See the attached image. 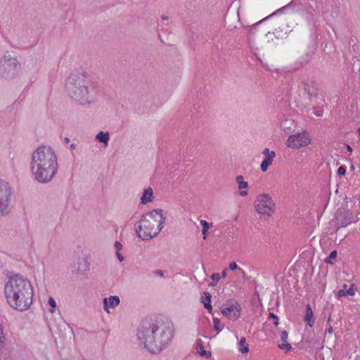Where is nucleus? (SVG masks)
Segmentation results:
<instances>
[{
    "instance_id": "1",
    "label": "nucleus",
    "mask_w": 360,
    "mask_h": 360,
    "mask_svg": "<svg viewBox=\"0 0 360 360\" xmlns=\"http://www.w3.org/2000/svg\"><path fill=\"white\" fill-rule=\"evenodd\" d=\"M138 339L150 353H159L165 349L174 337V326L143 322L137 330Z\"/></svg>"
},
{
    "instance_id": "2",
    "label": "nucleus",
    "mask_w": 360,
    "mask_h": 360,
    "mask_svg": "<svg viewBox=\"0 0 360 360\" xmlns=\"http://www.w3.org/2000/svg\"><path fill=\"white\" fill-rule=\"evenodd\" d=\"M4 294L10 307L20 311L28 309L32 303L31 283L18 274L8 276L4 286Z\"/></svg>"
},
{
    "instance_id": "3",
    "label": "nucleus",
    "mask_w": 360,
    "mask_h": 360,
    "mask_svg": "<svg viewBox=\"0 0 360 360\" xmlns=\"http://www.w3.org/2000/svg\"><path fill=\"white\" fill-rule=\"evenodd\" d=\"M58 170L57 157L50 147L41 146L32 153L31 171L39 183H48Z\"/></svg>"
},
{
    "instance_id": "4",
    "label": "nucleus",
    "mask_w": 360,
    "mask_h": 360,
    "mask_svg": "<svg viewBox=\"0 0 360 360\" xmlns=\"http://www.w3.org/2000/svg\"><path fill=\"white\" fill-rule=\"evenodd\" d=\"M65 88L68 95L80 104L94 102V98L90 91L93 85L86 72L79 70L72 72L67 79Z\"/></svg>"
},
{
    "instance_id": "5",
    "label": "nucleus",
    "mask_w": 360,
    "mask_h": 360,
    "mask_svg": "<svg viewBox=\"0 0 360 360\" xmlns=\"http://www.w3.org/2000/svg\"><path fill=\"white\" fill-rule=\"evenodd\" d=\"M21 64L16 57H12L8 51L0 59V76L5 79H12L18 76Z\"/></svg>"
},
{
    "instance_id": "6",
    "label": "nucleus",
    "mask_w": 360,
    "mask_h": 360,
    "mask_svg": "<svg viewBox=\"0 0 360 360\" xmlns=\"http://www.w3.org/2000/svg\"><path fill=\"white\" fill-rule=\"evenodd\" d=\"M158 220H149L141 216L135 224V231L139 238L146 240L155 237L161 231L158 227Z\"/></svg>"
},
{
    "instance_id": "7",
    "label": "nucleus",
    "mask_w": 360,
    "mask_h": 360,
    "mask_svg": "<svg viewBox=\"0 0 360 360\" xmlns=\"http://www.w3.org/2000/svg\"><path fill=\"white\" fill-rule=\"evenodd\" d=\"M11 189L8 182L0 179V215L5 216L11 211Z\"/></svg>"
},
{
    "instance_id": "8",
    "label": "nucleus",
    "mask_w": 360,
    "mask_h": 360,
    "mask_svg": "<svg viewBox=\"0 0 360 360\" xmlns=\"http://www.w3.org/2000/svg\"><path fill=\"white\" fill-rule=\"evenodd\" d=\"M221 314L231 321H236L240 317L242 307L234 299L228 300L226 304L221 307Z\"/></svg>"
},
{
    "instance_id": "9",
    "label": "nucleus",
    "mask_w": 360,
    "mask_h": 360,
    "mask_svg": "<svg viewBox=\"0 0 360 360\" xmlns=\"http://www.w3.org/2000/svg\"><path fill=\"white\" fill-rule=\"evenodd\" d=\"M310 142L311 141L307 134L304 131L290 136L287 140L286 145L289 148H300L308 146Z\"/></svg>"
},
{
    "instance_id": "10",
    "label": "nucleus",
    "mask_w": 360,
    "mask_h": 360,
    "mask_svg": "<svg viewBox=\"0 0 360 360\" xmlns=\"http://www.w3.org/2000/svg\"><path fill=\"white\" fill-rule=\"evenodd\" d=\"M141 216H144L145 219L149 220H158V227H159V231L162 230L163 224L165 222L166 219V217L163 214V210L159 208L147 212Z\"/></svg>"
},
{
    "instance_id": "11",
    "label": "nucleus",
    "mask_w": 360,
    "mask_h": 360,
    "mask_svg": "<svg viewBox=\"0 0 360 360\" xmlns=\"http://www.w3.org/2000/svg\"><path fill=\"white\" fill-rule=\"evenodd\" d=\"M353 215L352 212L349 210H344L338 214L336 217L338 229L340 227H345L352 222Z\"/></svg>"
},
{
    "instance_id": "12",
    "label": "nucleus",
    "mask_w": 360,
    "mask_h": 360,
    "mask_svg": "<svg viewBox=\"0 0 360 360\" xmlns=\"http://www.w3.org/2000/svg\"><path fill=\"white\" fill-rule=\"evenodd\" d=\"M262 154L265 156L262 160L260 168L262 172H264L267 170L268 167L272 164L274 158L276 157L274 151H270L269 148H264Z\"/></svg>"
},
{
    "instance_id": "13",
    "label": "nucleus",
    "mask_w": 360,
    "mask_h": 360,
    "mask_svg": "<svg viewBox=\"0 0 360 360\" xmlns=\"http://www.w3.org/2000/svg\"><path fill=\"white\" fill-rule=\"evenodd\" d=\"M120 302V298L117 295H111L108 298L105 297L103 299V308L106 311H108V308H115Z\"/></svg>"
},
{
    "instance_id": "14",
    "label": "nucleus",
    "mask_w": 360,
    "mask_h": 360,
    "mask_svg": "<svg viewBox=\"0 0 360 360\" xmlns=\"http://www.w3.org/2000/svg\"><path fill=\"white\" fill-rule=\"evenodd\" d=\"M257 201H258L261 204H266L269 206V208H274L275 207V202L272 200L270 195L268 193H262L257 197Z\"/></svg>"
},
{
    "instance_id": "15",
    "label": "nucleus",
    "mask_w": 360,
    "mask_h": 360,
    "mask_svg": "<svg viewBox=\"0 0 360 360\" xmlns=\"http://www.w3.org/2000/svg\"><path fill=\"white\" fill-rule=\"evenodd\" d=\"M304 321L309 327H312L314 324V312L309 304L306 306V314L304 318Z\"/></svg>"
},
{
    "instance_id": "16",
    "label": "nucleus",
    "mask_w": 360,
    "mask_h": 360,
    "mask_svg": "<svg viewBox=\"0 0 360 360\" xmlns=\"http://www.w3.org/2000/svg\"><path fill=\"white\" fill-rule=\"evenodd\" d=\"M236 181L238 184V188L240 190V195L245 197L248 195V191H243V189L247 188L248 187V183L244 181V178L243 176L239 175L236 176Z\"/></svg>"
},
{
    "instance_id": "17",
    "label": "nucleus",
    "mask_w": 360,
    "mask_h": 360,
    "mask_svg": "<svg viewBox=\"0 0 360 360\" xmlns=\"http://www.w3.org/2000/svg\"><path fill=\"white\" fill-rule=\"evenodd\" d=\"M255 210L257 213L262 214H266L268 217L271 216V212L274 210V208H269V206L266 204L257 203L255 205Z\"/></svg>"
},
{
    "instance_id": "18",
    "label": "nucleus",
    "mask_w": 360,
    "mask_h": 360,
    "mask_svg": "<svg viewBox=\"0 0 360 360\" xmlns=\"http://www.w3.org/2000/svg\"><path fill=\"white\" fill-rule=\"evenodd\" d=\"M153 199V191L151 188H148L144 190L142 196L141 197V203L146 205L149 202H151Z\"/></svg>"
},
{
    "instance_id": "19",
    "label": "nucleus",
    "mask_w": 360,
    "mask_h": 360,
    "mask_svg": "<svg viewBox=\"0 0 360 360\" xmlns=\"http://www.w3.org/2000/svg\"><path fill=\"white\" fill-rule=\"evenodd\" d=\"M90 263L87 261L86 259H81L78 262V267L77 272L78 274H82L86 271H89Z\"/></svg>"
},
{
    "instance_id": "20",
    "label": "nucleus",
    "mask_w": 360,
    "mask_h": 360,
    "mask_svg": "<svg viewBox=\"0 0 360 360\" xmlns=\"http://www.w3.org/2000/svg\"><path fill=\"white\" fill-rule=\"evenodd\" d=\"M195 349L197 350V353L199 355H200L201 356H204L205 358H210L211 356V352L204 349L202 342L200 339H198L196 341V348Z\"/></svg>"
},
{
    "instance_id": "21",
    "label": "nucleus",
    "mask_w": 360,
    "mask_h": 360,
    "mask_svg": "<svg viewBox=\"0 0 360 360\" xmlns=\"http://www.w3.org/2000/svg\"><path fill=\"white\" fill-rule=\"evenodd\" d=\"M110 139L108 132L100 131L96 136V140L100 143H104L105 146L108 145V141Z\"/></svg>"
},
{
    "instance_id": "22",
    "label": "nucleus",
    "mask_w": 360,
    "mask_h": 360,
    "mask_svg": "<svg viewBox=\"0 0 360 360\" xmlns=\"http://www.w3.org/2000/svg\"><path fill=\"white\" fill-rule=\"evenodd\" d=\"M304 90L309 95V99L311 100L312 96H317V89L314 86H310L307 83L304 84Z\"/></svg>"
},
{
    "instance_id": "23",
    "label": "nucleus",
    "mask_w": 360,
    "mask_h": 360,
    "mask_svg": "<svg viewBox=\"0 0 360 360\" xmlns=\"http://www.w3.org/2000/svg\"><path fill=\"white\" fill-rule=\"evenodd\" d=\"M292 5H293V1H291L290 3L287 4L286 6H283L282 8H281L278 9L277 11H274V13H272L271 15H268L267 17H266V18H263L262 20H259V22H256L255 24V25H259V24L262 23V22L265 21L266 20L269 19V18H271L273 15H276L278 13H282L287 8L292 6Z\"/></svg>"
},
{
    "instance_id": "24",
    "label": "nucleus",
    "mask_w": 360,
    "mask_h": 360,
    "mask_svg": "<svg viewBox=\"0 0 360 360\" xmlns=\"http://www.w3.org/2000/svg\"><path fill=\"white\" fill-rule=\"evenodd\" d=\"M27 68L30 72H38L39 68L36 60L32 59L28 61Z\"/></svg>"
},
{
    "instance_id": "25",
    "label": "nucleus",
    "mask_w": 360,
    "mask_h": 360,
    "mask_svg": "<svg viewBox=\"0 0 360 360\" xmlns=\"http://www.w3.org/2000/svg\"><path fill=\"white\" fill-rule=\"evenodd\" d=\"M239 351L243 353H248L249 352L248 345L246 343V340L244 337H242L239 341Z\"/></svg>"
},
{
    "instance_id": "26",
    "label": "nucleus",
    "mask_w": 360,
    "mask_h": 360,
    "mask_svg": "<svg viewBox=\"0 0 360 360\" xmlns=\"http://www.w3.org/2000/svg\"><path fill=\"white\" fill-rule=\"evenodd\" d=\"M221 276L218 273H214L211 275L212 282L209 284L210 286L214 287L217 284V282L219 281Z\"/></svg>"
},
{
    "instance_id": "27",
    "label": "nucleus",
    "mask_w": 360,
    "mask_h": 360,
    "mask_svg": "<svg viewBox=\"0 0 360 360\" xmlns=\"http://www.w3.org/2000/svg\"><path fill=\"white\" fill-rule=\"evenodd\" d=\"M213 328L215 331L217 333H219L221 331L222 328L220 327V319L217 317L213 318Z\"/></svg>"
},
{
    "instance_id": "28",
    "label": "nucleus",
    "mask_w": 360,
    "mask_h": 360,
    "mask_svg": "<svg viewBox=\"0 0 360 360\" xmlns=\"http://www.w3.org/2000/svg\"><path fill=\"white\" fill-rule=\"evenodd\" d=\"M338 253L336 250L332 251L330 255L324 259L325 263L326 264H333L331 260L334 259L337 257Z\"/></svg>"
},
{
    "instance_id": "29",
    "label": "nucleus",
    "mask_w": 360,
    "mask_h": 360,
    "mask_svg": "<svg viewBox=\"0 0 360 360\" xmlns=\"http://www.w3.org/2000/svg\"><path fill=\"white\" fill-rule=\"evenodd\" d=\"M313 110H314V114L316 116H317V117H322L323 112V110L322 107H321L319 105L314 106Z\"/></svg>"
},
{
    "instance_id": "30",
    "label": "nucleus",
    "mask_w": 360,
    "mask_h": 360,
    "mask_svg": "<svg viewBox=\"0 0 360 360\" xmlns=\"http://www.w3.org/2000/svg\"><path fill=\"white\" fill-rule=\"evenodd\" d=\"M203 295H204V297H201V299H202L201 302L211 303V299H212L211 294L209 292H204Z\"/></svg>"
},
{
    "instance_id": "31",
    "label": "nucleus",
    "mask_w": 360,
    "mask_h": 360,
    "mask_svg": "<svg viewBox=\"0 0 360 360\" xmlns=\"http://www.w3.org/2000/svg\"><path fill=\"white\" fill-rule=\"evenodd\" d=\"M268 319H274V325L275 326H278V325L279 324V322H278V317L277 315H276L273 312H270L269 314V317H268Z\"/></svg>"
},
{
    "instance_id": "32",
    "label": "nucleus",
    "mask_w": 360,
    "mask_h": 360,
    "mask_svg": "<svg viewBox=\"0 0 360 360\" xmlns=\"http://www.w3.org/2000/svg\"><path fill=\"white\" fill-rule=\"evenodd\" d=\"M278 347L281 349H285L286 352L290 351L292 348V346L290 343H288L287 341L284 342L282 344L278 345Z\"/></svg>"
},
{
    "instance_id": "33",
    "label": "nucleus",
    "mask_w": 360,
    "mask_h": 360,
    "mask_svg": "<svg viewBox=\"0 0 360 360\" xmlns=\"http://www.w3.org/2000/svg\"><path fill=\"white\" fill-rule=\"evenodd\" d=\"M48 302H49V305L52 307L51 309H49V311L51 313L54 312V308L56 307V302L55 300L53 297H49Z\"/></svg>"
},
{
    "instance_id": "34",
    "label": "nucleus",
    "mask_w": 360,
    "mask_h": 360,
    "mask_svg": "<svg viewBox=\"0 0 360 360\" xmlns=\"http://www.w3.org/2000/svg\"><path fill=\"white\" fill-rule=\"evenodd\" d=\"M337 174L339 176H344L346 174V167L345 166H340L338 167Z\"/></svg>"
},
{
    "instance_id": "35",
    "label": "nucleus",
    "mask_w": 360,
    "mask_h": 360,
    "mask_svg": "<svg viewBox=\"0 0 360 360\" xmlns=\"http://www.w3.org/2000/svg\"><path fill=\"white\" fill-rule=\"evenodd\" d=\"M347 293H346V290L345 289H340L338 291L337 294H336V297L338 299H340V297H344V296H347Z\"/></svg>"
},
{
    "instance_id": "36",
    "label": "nucleus",
    "mask_w": 360,
    "mask_h": 360,
    "mask_svg": "<svg viewBox=\"0 0 360 360\" xmlns=\"http://www.w3.org/2000/svg\"><path fill=\"white\" fill-rule=\"evenodd\" d=\"M355 288L354 285H351L350 288L348 290H346V293L347 295H354L355 293Z\"/></svg>"
},
{
    "instance_id": "37",
    "label": "nucleus",
    "mask_w": 360,
    "mask_h": 360,
    "mask_svg": "<svg viewBox=\"0 0 360 360\" xmlns=\"http://www.w3.org/2000/svg\"><path fill=\"white\" fill-rule=\"evenodd\" d=\"M203 303V305H204V307L207 309L208 312L210 313V314H212V306L211 304V303H208V302H202Z\"/></svg>"
},
{
    "instance_id": "38",
    "label": "nucleus",
    "mask_w": 360,
    "mask_h": 360,
    "mask_svg": "<svg viewBox=\"0 0 360 360\" xmlns=\"http://www.w3.org/2000/svg\"><path fill=\"white\" fill-rule=\"evenodd\" d=\"M288 337V333L286 330H283L281 334V339L283 342H286Z\"/></svg>"
},
{
    "instance_id": "39",
    "label": "nucleus",
    "mask_w": 360,
    "mask_h": 360,
    "mask_svg": "<svg viewBox=\"0 0 360 360\" xmlns=\"http://www.w3.org/2000/svg\"><path fill=\"white\" fill-rule=\"evenodd\" d=\"M200 224L202 225V229H208L209 230L210 226V224H209L207 221L201 220L200 221Z\"/></svg>"
},
{
    "instance_id": "40",
    "label": "nucleus",
    "mask_w": 360,
    "mask_h": 360,
    "mask_svg": "<svg viewBox=\"0 0 360 360\" xmlns=\"http://www.w3.org/2000/svg\"><path fill=\"white\" fill-rule=\"evenodd\" d=\"M229 268L231 271H234V270H236L238 268V266L237 264L235 262H231L229 264Z\"/></svg>"
},
{
    "instance_id": "41",
    "label": "nucleus",
    "mask_w": 360,
    "mask_h": 360,
    "mask_svg": "<svg viewBox=\"0 0 360 360\" xmlns=\"http://www.w3.org/2000/svg\"><path fill=\"white\" fill-rule=\"evenodd\" d=\"M115 249L117 250V252H119L120 250H122V245L121 243L118 242V241H116L115 243Z\"/></svg>"
},
{
    "instance_id": "42",
    "label": "nucleus",
    "mask_w": 360,
    "mask_h": 360,
    "mask_svg": "<svg viewBox=\"0 0 360 360\" xmlns=\"http://www.w3.org/2000/svg\"><path fill=\"white\" fill-rule=\"evenodd\" d=\"M116 255H117V257L118 259V260L120 262H122L124 260V257L122 256V255L121 253H120L119 252H116Z\"/></svg>"
},
{
    "instance_id": "43",
    "label": "nucleus",
    "mask_w": 360,
    "mask_h": 360,
    "mask_svg": "<svg viewBox=\"0 0 360 360\" xmlns=\"http://www.w3.org/2000/svg\"><path fill=\"white\" fill-rule=\"evenodd\" d=\"M207 231H208V229H202V237H203V239L205 240L207 238Z\"/></svg>"
},
{
    "instance_id": "44",
    "label": "nucleus",
    "mask_w": 360,
    "mask_h": 360,
    "mask_svg": "<svg viewBox=\"0 0 360 360\" xmlns=\"http://www.w3.org/2000/svg\"><path fill=\"white\" fill-rule=\"evenodd\" d=\"M333 327L331 326L330 324H329V326L326 328V332L330 334L333 333Z\"/></svg>"
},
{
    "instance_id": "45",
    "label": "nucleus",
    "mask_w": 360,
    "mask_h": 360,
    "mask_svg": "<svg viewBox=\"0 0 360 360\" xmlns=\"http://www.w3.org/2000/svg\"><path fill=\"white\" fill-rule=\"evenodd\" d=\"M155 274H157V275H159V276H164V272H163V271L160 270V269H159V270H156V271H155Z\"/></svg>"
},
{
    "instance_id": "46",
    "label": "nucleus",
    "mask_w": 360,
    "mask_h": 360,
    "mask_svg": "<svg viewBox=\"0 0 360 360\" xmlns=\"http://www.w3.org/2000/svg\"><path fill=\"white\" fill-rule=\"evenodd\" d=\"M226 271L227 269H224L222 272H221V277L224 278L226 276Z\"/></svg>"
},
{
    "instance_id": "47",
    "label": "nucleus",
    "mask_w": 360,
    "mask_h": 360,
    "mask_svg": "<svg viewBox=\"0 0 360 360\" xmlns=\"http://www.w3.org/2000/svg\"><path fill=\"white\" fill-rule=\"evenodd\" d=\"M332 321V318H331V314H329L328 317V319H327V323L328 324H330V323Z\"/></svg>"
},
{
    "instance_id": "48",
    "label": "nucleus",
    "mask_w": 360,
    "mask_h": 360,
    "mask_svg": "<svg viewBox=\"0 0 360 360\" xmlns=\"http://www.w3.org/2000/svg\"><path fill=\"white\" fill-rule=\"evenodd\" d=\"M347 150H348V151H349V152H352V147H351L349 145H348V144H347Z\"/></svg>"
},
{
    "instance_id": "49",
    "label": "nucleus",
    "mask_w": 360,
    "mask_h": 360,
    "mask_svg": "<svg viewBox=\"0 0 360 360\" xmlns=\"http://www.w3.org/2000/svg\"><path fill=\"white\" fill-rule=\"evenodd\" d=\"M75 148H76V144H75V143H72V144L70 145V149H71V150H74V149H75Z\"/></svg>"
},
{
    "instance_id": "50",
    "label": "nucleus",
    "mask_w": 360,
    "mask_h": 360,
    "mask_svg": "<svg viewBox=\"0 0 360 360\" xmlns=\"http://www.w3.org/2000/svg\"><path fill=\"white\" fill-rule=\"evenodd\" d=\"M64 141H65L66 143H69V142H70V139H69L68 137H65V138L64 139Z\"/></svg>"
},
{
    "instance_id": "51",
    "label": "nucleus",
    "mask_w": 360,
    "mask_h": 360,
    "mask_svg": "<svg viewBox=\"0 0 360 360\" xmlns=\"http://www.w3.org/2000/svg\"><path fill=\"white\" fill-rule=\"evenodd\" d=\"M257 25H255V24H254V25H252V26L251 27V28H250V32H253L252 29H253L254 27H255L256 26H257Z\"/></svg>"
},
{
    "instance_id": "52",
    "label": "nucleus",
    "mask_w": 360,
    "mask_h": 360,
    "mask_svg": "<svg viewBox=\"0 0 360 360\" xmlns=\"http://www.w3.org/2000/svg\"><path fill=\"white\" fill-rule=\"evenodd\" d=\"M161 18H162V20H167V19H168V17H167V15H162V16H161Z\"/></svg>"
},
{
    "instance_id": "53",
    "label": "nucleus",
    "mask_w": 360,
    "mask_h": 360,
    "mask_svg": "<svg viewBox=\"0 0 360 360\" xmlns=\"http://www.w3.org/2000/svg\"><path fill=\"white\" fill-rule=\"evenodd\" d=\"M347 284H344L343 286H342V289H345V290H347Z\"/></svg>"
},
{
    "instance_id": "54",
    "label": "nucleus",
    "mask_w": 360,
    "mask_h": 360,
    "mask_svg": "<svg viewBox=\"0 0 360 360\" xmlns=\"http://www.w3.org/2000/svg\"><path fill=\"white\" fill-rule=\"evenodd\" d=\"M350 168H351V169H352V170H354V165H351V167H350Z\"/></svg>"
},
{
    "instance_id": "55",
    "label": "nucleus",
    "mask_w": 360,
    "mask_h": 360,
    "mask_svg": "<svg viewBox=\"0 0 360 360\" xmlns=\"http://www.w3.org/2000/svg\"><path fill=\"white\" fill-rule=\"evenodd\" d=\"M358 133H359V136H360V127H359V129H358Z\"/></svg>"
},
{
    "instance_id": "56",
    "label": "nucleus",
    "mask_w": 360,
    "mask_h": 360,
    "mask_svg": "<svg viewBox=\"0 0 360 360\" xmlns=\"http://www.w3.org/2000/svg\"><path fill=\"white\" fill-rule=\"evenodd\" d=\"M157 340H160V335L157 336Z\"/></svg>"
},
{
    "instance_id": "57",
    "label": "nucleus",
    "mask_w": 360,
    "mask_h": 360,
    "mask_svg": "<svg viewBox=\"0 0 360 360\" xmlns=\"http://www.w3.org/2000/svg\"><path fill=\"white\" fill-rule=\"evenodd\" d=\"M255 295H257V296H259V293L257 292H255Z\"/></svg>"
}]
</instances>
